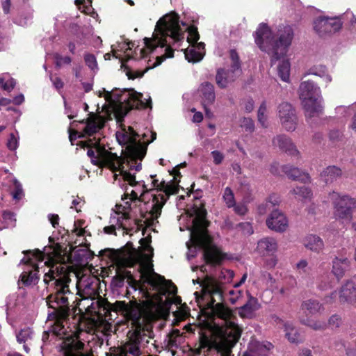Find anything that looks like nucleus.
<instances>
[{"label":"nucleus","instance_id":"nucleus-25","mask_svg":"<svg viewBox=\"0 0 356 356\" xmlns=\"http://www.w3.org/2000/svg\"><path fill=\"white\" fill-rule=\"evenodd\" d=\"M131 325L135 329L132 332L129 331L128 334L130 341L135 344H140L143 341L144 337L146 336V332L152 333V330L145 329L141 324V322H139L138 324Z\"/></svg>","mask_w":356,"mask_h":356},{"label":"nucleus","instance_id":"nucleus-60","mask_svg":"<svg viewBox=\"0 0 356 356\" xmlns=\"http://www.w3.org/2000/svg\"><path fill=\"white\" fill-rule=\"evenodd\" d=\"M234 212L240 216H244L248 212V208L244 204H236L233 207Z\"/></svg>","mask_w":356,"mask_h":356},{"label":"nucleus","instance_id":"nucleus-23","mask_svg":"<svg viewBox=\"0 0 356 356\" xmlns=\"http://www.w3.org/2000/svg\"><path fill=\"white\" fill-rule=\"evenodd\" d=\"M282 168V171L289 179L300 181L304 183L310 181V177L309 174L302 172L298 168H295L290 165H284Z\"/></svg>","mask_w":356,"mask_h":356},{"label":"nucleus","instance_id":"nucleus-36","mask_svg":"<svg viewBox=\"0 0 356 356\" xmlns=\"http://www.w3.org/2000/svg\"><path fill=\"white\" fill-rule=\"evenodd\" d=\"M307 74H312L322 78L326 85L332 81V77L327 74V70L325 65L314 66L308 70Z\"/></svg>","mask_w":356,"mask_h":356},{"label":"nucleus","instance_id":"nucleus-31","mask_svg":"<svg viewBox=\"0 0 356 356\" xmlns=\"http://www.w3.org/2000/svg\"><path fill=\"white\" fill-rule=\"evenodd\" d=\"M191 48H187L184 49V55L186 59L190 63H197L200 61L204 56L202 51L204 49L199 50L196 47V44H191Z\"/></svg>","mask_w":356,"mask_h":356},{"label":"nucleus","instance_id":"nucleus-3","mask_svg":"<svg viewBox=\"0 0 356 356\" xmlns=\"http://www.w3.org/2000/svg\"><path fill=\"white\" fill-rule=\"evenodd\" d=\"M170 37L175 42L182 41L184 38V31L179 25V16L177 13L172 12L165 15L156 22L152 37L145 38L144 43L150 52L158 47H165V58L174 57V49L167 45V38Z\"/></svg>","mask_w":356,"mask_h":356},{"label":"nucleus","instance_id":"nucleus-43","mask_svg":"<svg viewBox=\"0 0 356 356\" xmlns=\"http://www.w3.org/2000/svg\"><path fill=\"white\" fill-rule=\"evenodd\" d=\"M13 199L19 200L23 195V189L22 184L16 179L13 180V188L11 191Z\"/></svg>","mask_w":356,"mask_h":356},{"label":"nucleus","instance_id":"nucleus-2","mask_svg":"<svg viewBox=\"0 0 356 356\" xmlns=\"http://www.w3.org/2000/svg\"><path fill=\"white\" fill-rule=\"evenodd\" d=\"M77 145L83 149L88 148L87 155L95 165L100 168H108L113 172L120 171L124 180L131 186H135L138 184L136 180V176L124 170L125 158L107 150L104 145L100 144L99 140L89 138L80 141Z\"/></svg>","mask_w":356,"mask_h":356},{"label":"nucleus","instance_id":"nucleus-53","mask_svg":"<svg viewBox=\"0 0 356 356\" xmlns=\"http://www.w3.org/2000/svg\"><path fill=\"white\" fill-rule=\"evenodd\" d=\"M23 253L25 255L31 254L32 257H33L38 261H43L45 256V252L39 250H26L24 251Z\"/></svg>","mask_w":356,"mask_h":356},{"label":"nucleus","instance_id":"nucleus-5","mask_svg":"<svg viewBox=\"0 0 356 356\" xmlns=\"http://www.w3.org/2000/svg\"><path fill=\"white\" fill-rule=\"evenodd\" d=\"M226 327L220 331L216 339L202 334L200 337V348H207L208 351L216 350L218 356H234L232 348L238 341L242 330L235 323L225 321Z\"/></svg>","mask_w":356,"mask_h":356},{"label":"nucleus","instance_id":"nucleus-20","mask_svg":"<svg viewBox=\"0 0 356 356\" xmlns=\"http://www.w3.org/2000/svg\"><path fill=\"white\" fill-rule=\"evenodd\" d=\"M339 300L341 304L356 302V285L353 281L347 280L341 286L339 290Z\"/></svg>","mask_w":356,"mask_h":356},{"label":"nucleus","instance_id":"nucleus-58","mask_svg":"<svg viewBox=\"0 0 356 356\" xmlns=\"http://www.w3.org/2000/svg\"><path fill=\"white\" fill-rule=\"evenodd\" d=\"M181 336L180 331L178 329H174L169 334V341L168 343L173 346L176 343V339Z\"/></svg>","mask_w":356,"mask_h":356},{"label":"nucleus","instance_id":"nucleus-1","mask_svg":"<svg viewBox=\"0 0 356 356\" xmlns=\"http://www.w3.org/2000/svg\"><path fill=\"white\" fill-rule=\"evenodd\" d=\"M52 257L49 255L45 261L49 270L44 275V282L49 295L46 298L47 305L53 312L49 314L48 318L54 320V332L58 336H63V341L60 345L63 356H81L75 350H82L84 343L80 340L81 334L84 328L81 327V317L74 325V330L67 334L64 323L69 318L70 314V296L73 293L70 289L71 273H74L72 266L67 264L64 255L54 251Z\"/></svg>","mask_w":356,"mask_h":356},{"label":"nucleus","instance_id":"nucleus-15","mask_svg":"<svg viewBox=\"0 0 356 356\" xmlns=\"http://www.w3.org/2000/svg\"><path fill=\"white\" fill-rule=\"evenodd\" d=\"M194 214L195 218L193 220L191 239L209 235L207 227L210 222L207 220V212L206 209L204 207H196L194 210Z\"/></svg>","mask_w":356,"mask_h":356},{"label":"nucleus","instance_id":"nucleus-9","mask_svg":"<svg viewBox=\"0 0 356 356\" xmlns=\"http://www.w3.org/2000/svg\"><path fill=\"white\" fill-rule=\"evenodd\" d=\"M191 243L195 248L203 250V258L208 265L220 266L226 258V254L213 243L212 238L209 235L191 239Z\"/></svg>","mask_w":356,"mask_h":356},{"label":"nucleus","instance_id":"nucleus-57","mask_svg":"<svg viewBox=\"0 0 356 356\" xmlns=\"http://www.w3.org/2000/svg\"><path fill=\"white\" fill-rule=\"evenodd\" d=\"M211 155L213 159V163L216 165L220 164L224 159V155L220 152H219L218 150L212 151Z\"/></svg>","mask_w":356,"mask_h":356},{"label":"nucleus","instance_id":"nucleus-7","mask_svg":"<svg viewBox=\"0 0 356 356\" xmlns=\"http://www.w3.org/2000/svg\"><path fill=\"white\" fill-rule=\"evenodd\" d=\"M126 91V90L122 91L118 89L113 90L111 92L105 91V99L106 101L118 104L120 108H122V104L124 102L125 103L124 111H121L120 113L118 112V114L120 115L122 118H123L128 112L132 109H145L149 107L152 108L151 99L147 102H144L141 99L143 95L135 91L132 93L127 94L124 97V92Z\"/></svg>","mask_w":356,"mask_h":356},{"label":"nucleus","instance_id":"nucleus-30","mask_svg":"<svg viewBox=\"0 0 356 356\" xmlns=\"http://www.w3.org/2000/svg\"><path fill=\"white\" fill-rule=\"evenodd\" d=\"M81 123L86 124L84 128L85 134L91 136L94 134L97 133L99 129L104 127V122H99L95 118H88L86 120H82L79 121Z\"/></svg>","mask_w":356,"mask_h":356},{"label":"nucleus","instance_id":"nucleus-33","mask_svg":"<svg viewBox=\"0 0 356 356\" xmlns=\"http://www.w3.org/2000/svg\"><path fill=\"white\" fill-rule=\"evenodd\" d=\"M302 310H306L310 314L321 313L324 310L323 304L316 300L309 299L304 301L301 305Z\"/></svg>","mask_w":356,"mask_h":356},{"label":"nucleus","instance_id":"nucleus-8","mask_svg":"<svg viewBox=\"0 0 356 356\" xmlns=\"http://www.w3.org/2000/svg\"><path fill=\"white\" fill-rule=\"evenodd\" d=\"M299 95L302 99L306 116L312 118L322 113L323 106L321 100L318 99L321 96V90L313 81L307 80L300 83Z\"/></svg>","mask_w":356,"mask_h":356},{"label":"nucleus","instance_id":"nucleus-39","mask_svg":"<svg viewBox=\"0 0 356 356\" xmlns=\"http://www.w3.org/2000/svg\"><path fill=\"white\" fill-rule=\"evenodd\" d=\"M291 193L296 195L297 198L307 199L309 198L312 195L311 190L305 186H298L291 191Z\"/></svg>","mask_w":356,"mask_h":356},{"label":"nucleus","instance_id":"nucleus-24","mask_svg":"<svg viewBox=\"0 0 356 356\" xmlns=\"http://www.w3.org/2000/svg\"><path fill=\"white\" fill-rule=\"evenodd\" d=\"M342 175V170L336 165L325 168L320 174L321 180L326 184H332Z\"/></svg>","mask_w":356,"mask_h":356},{"label":"nucleus","instance_id":"nucleus-6","mask_svg":"<svg viewBox=\"0 0 356 356\" xmlns=\"http://www.w3.org/2000/svg\"><path fill=\"white\" fill-rule=\"evenodd\" d=\"M195 295L197 302L200 300H209L206 305L211 309L213 315L225 321H230L233 316L232 311L224 303L223 291L221 284L214 280H209L204 282L201 295L195 292Z\"/></svg>","mask_w":356,"mask_h":356},{"label":"nucleus","instance_id":"nucleus-61","mask_svg":"<svg viewBox=\"0 0 356 356\" xmlns=\"http://www.w3.org/2000/svg\"><path fill=\"white\" fill-rule=\"evenodd\" d=\"M308 263L306 260H300L297 264L296 268L300 274L305 273L307 272V267Z\"/></svg>","mask_w":356,"mask_h":356},{"label":"nucleus","instance_id":"nucleus-55","mask_svg":"<svg viewBox=\"0 0 356 356\" xmlns=\"http://www.w3.org/2000/svg\"><path fill=\"white\" fill-rule=\"evenodd\" d=\"M339 296V293H338L336 291H334L330 295L324 297L323 302L325 304L332 305L336 302Z\"/></svg>","mask_w":356,"mask_h":356},{"label":"nucleus","instance_id":"nucleus-35","mask_svg":"<svg viewBox=\"0 0 356 356\" xmlns=\"http://www.w3.org/2000/svg\"><path fill=\"white\" fill-rule=\"evenodd\" d=\"M257 303V299L250 298V299L243 306L238 308L239 316L244 318H250L253 312L257 309L255 304Z\"/></svg>","mask_w":356,"mask_h":356},{"label":"nucleus","instance_id":"nucleus-44","mask_svg":"<svg viewBox=\"0 0 356 356\" xmlns=\"http://www.w3.org/2000/svg\"><path fill=\"white\" fill-rule=\"evenodd\" d=\"M54 58L56 60L55 65L56 68H60L63 65H70L72 62L71 57L68 56H63L58 53H56L54 55Z\"/></svg>","mask_w":356,"mask_h":356},{"label":"nucleus","instance_id":"nucleus-49","mask_svg":"<svg viewBox=\"0 0 356 356\" xmlns=\"http://www.w3.org/2000/svg\"><path fill=\"white\" fill-rule=\"evenodd\" d=\"M143 159H136L134 161L131 160V156L127 154V157L125 158V163H127V165L129 166L130 170L134 169L136 171H140L142 168L141 163H138V161H141Z\"/></svg>","mask_w":356,"mask_h":356},{"label":"nucleus","instance_id":"nucleus-10","mask_svg":"<svg viewBox=\"0 0 356 356\" xmlns=\"http://www.w3.org/2000/svg\"><path fill=\"white\" fill-rule=\"evenodd\" d=\"M229 56L232 60L231 69L226 70L220 68L217 70L216 81L220 88H225L229 83L234 82L242 72L237 51L235 49H231Z\"/></svg>","mask_w":356,"mask_h":356},{"label":"nucleus","instance_id":"nucleus-45","mask_svg":"<svg viewBox=\"0 0 356 356\" xmlns=\"http://www.w3.org/2000/svg\"><path fill=\"white\" fill-rule=\"evenodd\" d=\"M302 323L310 327L314 330H325L327 327V325L325 321H310L307 320V322L303 321Z\"/></svg>","mask_w":356,"mask_h":356},{"label":"nucleus","instance_id":"nucleus-29","mask_svg":"<svg viewBox=\"0 0 356 356\" xmlns=\"http://www.w3.org/2000/svg\"><path fill=\"white\" fill-rule=\"evenodd\" d=\"M38 272V266L29 271H24L20 275L19 283H22L25 286L35 284L39 280Z\"/></svg>","mask_w":356,"mask_h":356},{"label":"nucleus","instance_id":"nucleus-11","mask_svg":"<svg viewBox=\"0 0 356 356\" xmlns=\"http://www.w3.org/2000/svg\"><path fill=\"white\" fill-rule=\"evenodd\" d=\"M107 307L108 308H105L106 309L105 314L111 311L121 312L127 319L131 321V324H138L141 321L140 305L135 298L129 302L118 300L115 301L113 304L108 302Z\"/></svg>","mask_w":356,"mask_h":356},{"label":"nucleus","instance_id":"nucleus-37","mask_svg":"<svg viewBox=\"0 0 356 356\" xmlns=\"http://www.w3.org/2000/svg\"><path fill=\"white\" fill-rule=\"evenodd\" d=\"M291 65L287 59H283L277 66L279 77L285 82L289 81Z\"/></svg>","mask_w":356,"mask_h":356},{"label":"nucleus","instance_id":"nucleus-52","mask_svg":"<svg viewBox=\"0 0 356 356\" xmlns=\"http://www.w3.org/2000/svg\"><path fill=\"white\" fill-rule=\"evenodd\" d=\"M236 227L241 229L243 234L251 235L254 232L251 224L248 222H240Z\"/></svg>","mask_w":356,"mask_h":356},{"label":"nucleus","instance_id":"nucleus-19","mask_svg":"<svg viewBox=\"0 0 356 356\" xmlns=\"http://www.w3.org/2000/svg\"><path fill=\"white\" fill-rule=\"evenodd\" d=\"M142 277L144 279L145 282L148 283L153 287L158 288L163 284H166L169 285V286L172 288L170 293L176 295L177 293V288L171 280H166L163 276L154 271L152 272V275L143 273Z\"/></svg>","mask_w":356,"mask_h":356},{"label":"nucleus","instance_id":"nucleus-17","mask_svg":"<svg viewBox=\"0 0 356 356\" xmlns=\"http://www.w3.org/2000/svg\"><path fill=\"white\" fill-rule=\"evenodd\" d=\"M346 250L342 249L338 252V256H336L332 261V273L338 280L341 279L345 273L350 268V261L346 257Z\"/></svg>","mask_w":356,"mask_h":356},{"label":"nucleus","instance_id":"nucleus-16","mask_svg":"<svg viewBox=\"0 0 356 356\" xmlns=\"http://www.w3.org/2000/svg\"><path fill=\"white\" fill-rule=\"evenodd\" d=\"M341 26L340 20L336 18L319 17L314 22V29L320 36L335 33L341 29Z\"/></svg>","mask_w":356,"mask_h":356},{"label":"nucleus","instance_id":"nucleus-42","mask_svg":"<svg viewBox=\"0 0 356 356\" xmlns=\"http://www.w3.org/2000/svg\"><path fill=\"white\" fill-rule=\"evenodd\" d=\"M32 334V330L29 327L21 330L17 334V342L19 343H25L29 339H31Z\"/></svg>","mask_w":356,"mask_h":356},{"label":"nucleus","instance_id":"nucleus-46","mask_svg":"<svg viewBox=\"0 0 356 356\" xmlns=\"http://www.w3.org/2000/svg\"><path fill=\"white\" fill-rule=\"evenodd\" d=\"M84 61L86 65L92 70L97 69V62L96 57L92 54H86L84 55Z\"/></svg>","mask_w":356,"mask_h":356},{"label":"nucleus","instance_id":"nucleus-38","mask_svg":"<svg viewBox=\"0 0 356 356\" xmlns=\"http://www.w3.org/2000/svg\"><path fill=\"white\" fill-rule=\"evenodd\" d=\"M127 273H131V271L125 270L123 267H118L117 268L116 275L113 280L118 286L120 287L123 285L124 280L128 277Z\"/></svg>","mask_w":356,"mask_h":356},{"label":"nucleus","instance_id":"nucleus-34","mask_svg":"<svg viewBox=\"0 0 356 356\" xmlns=\"http://www.w3.org/2000/svg\"><path fill=\"white\" fill-rule=\"evenodd\" d=\"M285 336L291 343H299L301 341L300 335L298 330L289 322L284 323Z\"/></svg>","mask_w":356,"mask_h":356},{"label":"nucleus","instance_id":"nucleus-56","mask_svg":"<svg viewBox=\"0 0 356 356\" xmlns=\"http://www.w3.org/2000/svg\"><path fill=\"white\" fill-rule=\"evenodd\" d=\"M127 282L128 285L134 291H136L139 286V282L134 277L131 273H127Z\"/></svg>","mask_w":356,"mask_h":356},{"label":"nucleus","instance_id":"nucleus-54","mask_svg":"<svg viewBox=\"0 0 356 356\" xmlns=\"http://www.w3.org/2000/svg\"><path fill=\"white\" fill-rule=\"evenodd\" d=\"M111 223H113L115 225V227L118 226V228H122L124 230L127 231V233H128L129 231H131L132 229H128L126 227V225L124 223L123 220L121 219V218L119 217H113L111 218L110 220Z\"/></svg>","mask_w":356,"mask_h":356},{"label":"nucleus","instance_id":"nucleus-21","mask_svg":"<svg viewBox=\"0 0 356 356\" xmlns=\"http://www.w3.org/2000/svg\"><path fill=\"white\" fill-rule=\"evenodd\" d=\"M273 143L283 152L289 155L298 156L300 152L296 149V145L293 143L291 139L286 135H278L273 139Z\"/></svg>","mask_w":356,"mask_h":356},{"label":"nucleus","instance_id":"nucleus-32","mask_svg":"<svg viewBox=\"0 0 356 356\" xmlns=\"http://www.w3.org/2000/svg\"><path fill=\"white\" fill-rule=\"evenodd\" d=\"M187 31L188 33L187 42L190 44H196V47L199 50L204 49V43L202 42H198V40L200 39V34L198 33L197 26L194 25H191L187 28Z\"/></svg>","mask_w":356,"mask_h":356},{"label":"nucleus","instance_id":"nucleus-22","mask_svg":"<svg viewBox=\"0 0 356 356\" xmlns=\"http://www.w3.org/2000/svg\"><path fill=\"white\" fill-rule=\"evenodd\" d=\"M277 250V241L273 237H265L257 243V250L262 255L273 254Z\"/></svg>","mask_w":356,"mask_h":356},{"label":"nucleus","instance_id":"nucleus-50","mask_svg":"<svg viewBox=\"0 0 356 356\" xmlns=\"http://www.w3.org/2000/svg\"><path fill=\"white\" fill-rule=\"evenodd\" d=\"M125 69L127 70V72H126V74L127 76H128V79H135L136 78H141L144 76L145 73H146L148 70L149 69V67H147L144 71L141 72V71H136V72H132L131 70L127 67V66H125Z\"/></svg>","mask_w":356,"mask_h":356},{"label":"nucleus","instance_id":"nucleus-47","mask_svg":"<svg viewBox=\"0 0 356 356\" xmlns=\"http://www.w3.org/2000/svg\"><path fill=\"white\" fill-rule=\"evenodd\" d=\"M179 186L178 184H175L174 181H171V183H168L167 187L165 190V197L167 200L170 197L171 195H176L179 193Z\"/></svg>","mask_w":356,"mask_h":356},{"label":"nucleus","instance_id":"nucleus-40","mask_svg":"<svg viewBox=\"0 0 356 356\" xmlns=\"http://www.w3.org/2000/svg\"><path fill=\"white\" fill-rule=\"evenodd\" d=\"M222 198L228 208L235 206V198L233 191L229 187H226L223 192Z\"/></svg>","mask_w":356,"mask_h":356},{"label":"nucleus","instance_id":"nucleus-14","mask_svg":"<svg viewBox=\"0 0 356 356\" xmlns=\"http://www.w3.org/2000/svg\"><path fill=\"white\" fill-rule=\"evenodd\" d=\"M277 111L282 126L287 131H293L296 129L298 118L293 106L288 102H282Z\"/></svg>","mask_w":356,"mask_h":356},{"label":"nucleus","instance_id":"nucleus-64","mask_svg":"<svg viewBox=\"0 0 356 356\" xmlns=\"http://www.w3.org/2000/svg\"><path fill=\"white\" fill-rule=\"evenodd\" d=\"M84 204V201L82 200L80 197H77L76 199H74L73 201H72V206L71 207L72 208H74L75 210L77 211V212H79L81 211V206Z\"/></svg>","mask_w":356,"mask_h":356},{"label":"nucleus","instance_id":"nucleus-63","mask_svg":"<svg viewBox=\"0 0 356 356\" xmlns=\"http://www.w3.org/2000/svg\"><path fill=\"white\" fill-rule=\"evenodd\" d=\"M15 83V80L13 78H10L8 80L6 81L2 89L3 90L10 91L14 88Z\"/></svg>","mask_w":356,"mask_h":356},{"label":"nucleus","instance_id":"nucleus-12","mask_svg":"<svg viewBox=\"0 0 356 356\" xmlns=\"http://www.w3.org/2000/svg\"><path fill=\"white\" fill-rule=\"evenodd\" d=\"M329 195L334 204L335 216L341 219L350 218L352 210L356 208V199L348 195L341 196L336 192H332Z\"/></svg>","mask_w":356,"mask_h":356},{"label":"nucleus","instance_id":"nucleus-27","mask_svg":"<svg viewBox=\"0 0 356 356\" xmlns=\"http://www.w3.org/2000/svg\"><path fill=\"white\" fill-rule=\"evenodd\" d=\"M166 202L167 198H165L164 194L154 195L152 199L153 204L149 212L151 216L154 218H158L161 216L162 209Z\"/></svg>","mask_w":356,"mask_h":356},{"label":"nucleus","instance_id":"nucleus-59","mask_svg":"<svg viewBox=\"0 0 356 356\" xmlns=\"http://www.w3.org/2000/svg\"><path fill=\"white\" fill-rule=\"evenodd\" d=\"M7 147L10 150H15L17 147V140L13 134H11L8 139Z\"/></svg>","mask_w":356,"mask_h":356},{"label":"nucleus","instance_id":"nucleus-62","mask_svg":"<svg viewBox=\"0 0 356 356\" xmlns=\"http://www.w3.org/2000/svg\"><path fill=\"white\" fill-rule=\"evenodd\" d=\"M48 219L54 228L58 226L60 218L58 214H49Z\"/></svg>","mask_w":356,"mask_h":356},{"label":"nucleus","instance_id":"nucleus-41","mask_svg":"<svg viewBox=\"0 0 356 356\" xmlns=\"http://www.w3.org/2000/svg\"><path fill=\"white\" fill-rule=\"evenodd\" d=\"M279 202V199L275 195H270L266 202L259 207V211L261 214H263L265 213L266 208L270 209L272 207L278 205Z\"/></svg>","mask_w":356,"mask_h":356},{"label":"nucleus","instance_id":"nucleus-26","mask_svg":"<svg viewBox=\"0 0 356 356\" xmlns=\"http://www.w3.org/2000/svg\"><path fill=\"white\" fill-rule=\"evenodd\" d=\"M200 92L202 93V104L210 105L213 103L216 99L214 86L209 82H204L201 85Z\"/></svg>","mask_w":356,"mask_h":356},{"label":"nucleus","instance_id":"nucleus-18","mask_svg":"<svg viewBox=\"0 0 356 356\" xmlns=\"http://www.w3.org/2000/svg\"><path fill=\"white\" fill-rule=\"evenodd\" d=\"M266 225L272 230L284 232L288 227V220L282 212L274 209L266 219Z\"/></svg>","mask_w":356,"mask_h":356},{"label":"nucleus","instance_id":"nucleus-4","mask_svg":"<svg viewBox=\"0 0 356 356\" xmlns=\"http://www.w3.org/2000/svg\"><path fill=\"white\" fill-rule=\"evenodd\" d=\"M254 38L256 44L262 51L272 50L271 65H273L277 60L286 56L293 38V30L290 26H284L283 29L280 30L278 40L274 41L270 28L266 24L262 23L256 31Z\"/></svg>","mask_w":356,"mask_h":356},{"label":"nucleus","instance_id":"nucleus-13","mask_svg":"<svg viewBox=\"0 0 356 356\" xmlns=\"http://www.w3.org/2000/svg\"><path fill=\"white\" fill-rule=\"evenodd\" d=\"M116 138L121 145H127V154L131 156L132 161L136 159H143L146 154L147 145L140 141H136V138L129 136L127 132H117Z\"/></svg>","mask_w":356,"mask_h":356},{"label":"nucleus","instance_id":"nucleus-28","mask_svg":"<svg viewBox=\"0 0 356 356\" xmlns=\"http://www.w3.org/2000/svg\"><path fill=\"white\" fill-rule=\"evenodd\" d=\"M304 245L312 251L319 252L324 248V243L321 237L309 234L304 238Z\"/></svg>","mask_w":356,"mask_h":356},{"label":"nucleus","instance_id":"nucleus-51","mask_svg":"<svg viewBox=\"0 0 356 356\" xmlns=\"http://www.w3.org/2000/svg\"><path fill=\"white\" fill-rule=\"evenodd\" d=\"M241 127L249 132H253L254 130V121L249 118H243L241 121Z\"/></svg>","mask_w":356,"mask_h":356},{"label":"nucleus","instance_id":"nucleus-48","mask_svg":"<svg viewBox=\"0 0 356 356\" xmlns=\"http://www.w3.org/2000/svg\"><path fill=\"white\" fill-rule=\"evenodd\" d=\"M342 324V318L338 314L332 315L328 319L327 324L332 329H337Z\"/></svg>","mask_w":356,"mask_h":356}]
</instances>
